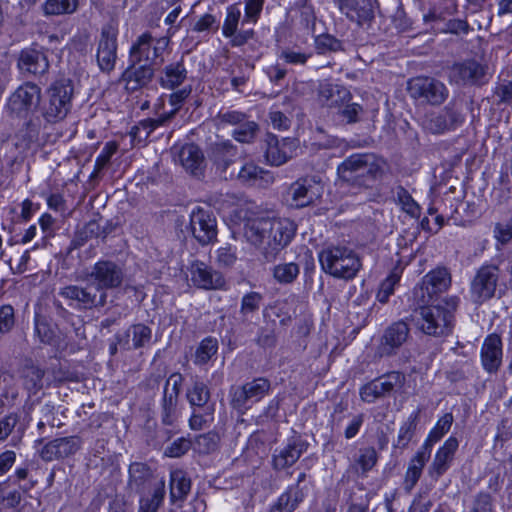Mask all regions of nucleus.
<instances>
[{
	"label": "nucleus",
	"instance_id": "nucleus-1",
	"mask_svg": "<svg viewBox=\"0 0 512 512\" xmlns=\"http://www.w3.org/2000/svg\"><path fill=\"white\" fill-rule=\"evenodd\" d=\"M384 162L372 153H355L337 167L341 181L357 189H368L382 175Z\"/></svg>",
	"mask_w": 512,
	"mask_h": 512
},
{
	"label": "nucleus",
	"instance_id": "nucleus-2",
	"mask_svg": "<svg viewBox=\"0 0 512 512\" xmlns=\"http://www.w3.org/2000/svg\"><path fill=\"white\" fill-rule=\"evenodd\" d=\"M458 303V297L452 296L438 301L437 304H422L416 310L418 328L426 335L434 337L451 334Z\"/></svg>",
	"mask_w": 512,
	"mask_h": 512
},
{
	"label": "nucleus",
	"instance_id": "nucleus-3",
	"mask_svg": "<svg viewBox=\"0 0 512 512\" xmlns=\"http://www.w3.org/2000/svg\"><path fill=\"white\" fill-rule=\"evenodd\" d=\"M74 87L69 79H59L45 90L40 105L43 119L50 124L62 122L73 106Z\"/></svg>",
	"mask_w": 512,
	"mask_h": 512
},
{
	"label": "nucleus",
	"instance_id": "nucleus-4",
	"mask_svg": "<svg viewBox=\"0 0 512 512\" xmlns=\"http://www.w3.org/2000/svg\"><path fill=\"white\" fill-rule=\"evenodd\" d=\"M319 262L325 273L344 280L354 279L362 267L357 253L343 245H331L322 249Z\"/></svg>",
	"mask_w": 512,
	"mask_h": 512
},
{
	"label": "nucleus",
	"instance_id": "nucleus-5",
	"mask_svg": "<svg viewBox=\"0 0 512 512\" xmlns=\"http://www.w3.org/2000/svg\"><path fill=\"white\" fill-rule=\"evenodd\" d=\"M168 37H154L150 32L139 35L129 51V60L133 64H151L156 67L164 62V54L169 47Z\"/></svg>",
	"mask_w": 512,
	"mask_h": 512
},
{
	"label": "nucleus",
	"instance_id": "nucleus-6",
	"mask_svg": "<svg viewBox=\"0 0 512 512\" xmlns=\"http://www.w3.org/2000/svg\"><path fill=\"white\" fill-rule=\"evenodd\" d=\"M41 88L32 82L20 85L7 99L6 110L11 117L27 118L40 104Z\"/></svg>",
	"mask_w": 512,
	"mask_h": 512
},
{
	"label": "nucleus",
	"instance_id": "nucleus-7",
	"mask_svg": "<svg viewBox=\"0 0 512 512\" xmlns=\"http://www.w3.org/2000/svg\"><path fill=\"white\" fill-rule=\"evenodd\" d=\"M124 277L123 267L117 262L107 259L97 261L87 274L90 283L101 293L121 287Z\"/></svg>",
	"mask_w": 512,
	"mask_h": 512
},
{
	"label": "nucleus",
	"instance_id": "nucleus-8",
	"mask_svg": "<svg viewBox=\"0 0 512 512\" xmlns=\"http://www.w3.org/2000/svg\"><path fill=\"white\" fill-rule=\"evenodd\" d=\"M405 375L398 371L386 373L360 388L359 394L362 401L374 403L380 398L391 396L400 391L405 384Z\"/></svg>",
	"mask_w": 512,
	"mask_h": 512
},
{
	"label": "nucleus",
	"instance_id": "nucleus-9",
	"mask_svg": "<svg viewBox=\"0 0 512 512\" xmlns=\"http://www.w3.org/2000/svg\"><path fill=\"white\" fill-rule=\"evenodd\" d=\"M408 92L414 99L431 105H441L449 95L446 85L433 77L419 76L408 82Z\"/></svg>",
	"mask_w": 512,
	"mask_h": 512
},
{
	"label": "nucleus",
	"instance_id": "nucleus-10",
	"mask_svg": "<svg viewBox=\"0 0 512 512\" xmlns=\"http://www.w3.org/2000/svg\"><path fill=\"white\" fill-rule=\"evenodd\" d=\"M500 277V269L493 264L481 266L470 284V296L474 303L482 304L493 298Z\"/></svg>",
	"mask_w": 512,
	"mask_h": 512
},
{
	"label": "nucleus",
	"instance_id": "nucleus-11",
	"mask_svg": "<svg viewBox=\"0 0 512 512\" xmlns=\"http://www.w3.org/2000/svg\"><path fill=\"white\" fill-rule=\"evenodd\" d=\"M271 385L265 378H256L231 390V405L242 414L253 404L262 400L270 391Z\"/></svg>",
	"mask_w": 512,
	"mask_h": 512
},
{
	"label": "nucleus",
	"instance_id": "nucleus-12",
	"mask_svg": "<svg viewBox=\"0 0 512 512\" xmlns=\"http://www.w3.org/2000/svg\"><path fill=\"white\" fill-rule=\"evenodd\" d=\"M117 36L118 25L114 20L109 21L102 27L96 58L100 70L104 73H110L115 68Z\"/></svg>",
	"mask_w": 512,
	"mask_h": 512
},
{
	"label": "nucleus",
	"instance_id": "nucleus-13",
	"mask_svg": "<svg viewBox=\"0 0 512 512\" xmlns=\"http://www.w3.org/2000/svg\"><path fill=\"white\" fill-rule=\"evenodd\" d=\"M451 276L446 268L439 267L427 273L414 289V296L422 304L432 301L433 297L448 290Z\"/></svg>",
	"mask_w": 512,
	"mask_h": 512
},
{
	"label": "nucleus",
	"instance_id": "nucleus-14",
	"mask_svg": "<svg viewBox=\"0 0 512 512\" xmlns=\"http://www.w3.org/2000/svg\"><path fill=\"white\" fill-rule=\"evenodd\" d=\"M270 240L267 245L268 262L274 261L278 254L286 248L296 233V225L287 218L271 217Z\"/></svg>",
	"mask_w": 512,
	"mask_h": 512
},
{
	"label": "nucleus",
	"instance_id": "nucleus-15",
	"mask_svg": "<svg viewBox=\"0 0 512 512\" xmlns=\"http://www.w3.org/2000/svg\"><path fill=\"white\" fill-rule=\"evenodd\" d=\"M449 78L460 86H481L488 81L487 66L476 60L458 62L450 68Z\"/></svg>",
	"mask_w": 512,
	"mask_h": 512
},
{
	"label": "nucleus",
	"instance_id": "nucleus-16",
	"mask_svg": "<svg viewBox=\"0 0 512 512\" xmlns=\"http://www.w3.org/2000/svg\"><path fill=\"white\" fill-rule=\"evenodd\" d=\"M190 227L194 238L201 245H208L216 240L217 222L210 209L194 208L190 214Z\"/></svg>",
	"mask_w": 512,
	"mask_h": 512
},
{
	"label": "nucleus",
	"instance_id": "nucleus-17",
	"mask_svg": "<svg viewBox=\"0 0 512 512\" xmlns=\"http://www.w3.org/2000/svg\"><path fill=\"white\" fill-rule=\"evenodd\" d=\"M322 190L320 182L315 179L300 178L289 186L286 200L292 207H306L321 196Z\"/></svg>",
	"mask_w": 512,
	"mask_h": 512
},
{
	"label": "nucleus",
	"instance_id": "nucleus-18",
	"mask_svg": "<svg viewBox=\"0 0 512 512\" xmlns=\"http://www.w3.org/2000/svg\"><path fill=\"white\" fill-rule=\"evenodd\" d=\"M410 329L406 322L397 321L389 325L380 337L375 355L379 358L395 355L407 341Z\"/></svg>",
	"mask_w": 512,
	"mask_h": 512
},
{
	"label": "nucleus",
	"instance_id": "nucleus-19",
	"mask_svg": "<svg viewBox=\"0 0 512 512\" xmlns=\"http://www.w3.org/2000/svg\"><path fill=\"white\" fill-rule=\"evenodd\" d=\"M271 217L249 218L244 224L243 236L245 240L259 249L266 261H268L267 245L270 240Z\"/></svg>",
	"mask_w": 512,
	"mask_h": 512
},
{
	"label": "nucleus",
	"instance_id": "nucleus-20",
	"mask_svg": "<svg viewBox=\"0 0 512 512\" xmlns=\"http://www.w3.org/2000/svg\"><path fill=\"white\" fill-rule=\"evenodd\" d=\"M241 21V9L238 3L229 5L226 8V14L222 25V34L225 38L230 39L233 47H239L251 40L255 32L253 29L239 30L238 26Z\"/></svg>",
	"mask_w": 512,
	"mask_h": 512
},
{
	"label": "nucleus",
	"instance_id": "nucleus-21",
	"mask_svg": "<svg viewBox=\"0 0 512 512\" xmlns=\"http://www.w3.org/2000/svg\"><path fill=\"white\" fill-rule=\"evenodd\" d=\"M458 447L457 438L451 436L437 449L427 469V475L432 481L437 482L450 469Z\"/></svg>",
	"mask_w": 512,
	"mask_h": 512
},
{
	"label": "nucleus",
	"instance_id": "nucleus-22",
	"mask_svg": "<svg viewBox=\"0 0 512 512\" xmlns=\"http://www.w3.org/2000/svg\"><path fill=\"white\" fill-rule=\"evenodd\" d=\"M298 144L295 139H278L275 135H267L265 157L272 166H280L296 155Z\"/></svg>",
	"mask_w": 512,
	"mask_h": 512
},
{
	"label": "nucleus",
	"instance_id": "nucleus-23",
	"mask_svg": "<svg viewBox=\"0 0 512 512\" xmlns=\"http://www.w3.org/2000/svg\"><path fill=\"white\" fill-rule=\"evenodd\" d=\"M192 283L205 290H221L226 288V280L220 271L214 270L204 262L195 261L190 266Z\"/></svg>",
	"mask_w": 512,
	"mask_h": 512
},
{
	"label": "nucleus",
	"instance_id": "nucleus-24",
	"mask_svg": "<svg viewBox=\"0 0 512 512\" xmlns=\"http://www.w3.org/2000/svg\"><path fill=\"white\" fill-rule=\"evenodd\" d=\"M82 446L78 436H68L54 439L46 443L40 450L44 461H54L74 455Z\"/></svg>",
	"mask_w": 512,
	"mask_h": 512
},
{
	"label": "nucleus",
	"instance_id": "nucleus-25",
	"mask_svg": "<svg viewBox=\"0 0 512 512\" xmlns=\"http://www.w3.org/2000/svg\"><path fill=\"white\" fill-rule=\"evenodd\" d=\"M463 121L464 118L460 112L447 106L441 112L428 115L424 121V126L433 134H442L456 129Z\"/></svg>",
	"mask_w": 512,
	"mask_h": 512
},
{
	"label": "nucleus",
	"instance_id": "nucleus-26",
	"mask_svg": "<svg viewBox=\"0 0 512 512\" xmlns=\"http://www.w3.org/2000/svg\"><path fill=\"white\" fill-rule=\"evenodd\" d=\"M310 489L307 481V474L301 472L295 484L289 485L280 495L279 506L284 507L285 512H294L300 503L303 502Z\"/></svg>",
	"mask_w": 512,
	"mask_h": 512
},
{
	"label": "nucleus",
	"instance_id": "nucleus-27",
	"mask_svg": "<svg viewBox=\"0 0 512 512\" xmlns=\"http://www.w3.org/2000/svg\"><path fill=\"white\" fill-rule=\"evenodd\" d=\"M154 74L155 67L151 64L130 62V66L122 74V81L128 91L134 92L147 86L152 81Z\"/></svg>",
	"mask_w": 512,
	"mask_h": 512
},
{
	"label": "nucleus",
	"instance_id": "nucleus-28",
	"mask_svg": "<svg viewBox=\"0 0 512 512\" xmlns=\"http://www.w3.org/2000/svg\"><path fill=\"white\" fill-rule=\"evenodd\" d=\"M481 362L488 373L498 371L502 364V340L497 334L488 335L481 347Z\"/></svg>",
	"mask_w": 512,
	"mask_h": 512
},
{
	"label": "nucleus",
	"instance_id": "nucleus-29",
	"mask_svg": "<svg viewBox=\"0 0 512 512\" xmlns=\"http://www.w3.org/2000/svg\"><path fill=\"white\" fill-rule=\"evenodd\" d=\"M18 67L33 75H44L49 69L48 57L42 49L26 48L20 53Z\"/></svg>",
	"mask_w": 512,
	"mask_h": 512
},
{
	"label": "nucleus",
	"instance_id": "nucleus-30",
	"mask_svg": "<svg viewBox=\"0 0 512 512\" xmlns=\"http://www.w3.org/2000/svg\"><path fill=\"white\" fill-rule=\"evenodd\" d=\"M60 295L66 299L77 301L81 307L90 309L95 306H104L106 304V292L100 293L97 298V293L92 292L88 288L80 287L77 285H69L61 289Z\"/></svg>",
	"mask_w": 512,
	"mask_h": 512
},
{
	"label": "nucleus",
	"instance_id": "nucleus-31",
	"mask_svg": "<svg viewBox=\"0 0 512 512\" xmlns=\"http://www.w3.org/2000/svg\"><path fill=\"white\" fill-rule=\"evenodd\" d=\"M178 161L194 177L200 178L204 175L205 159L198 146L194 144L184 145L178 152Z\"/></svg>",
	"mask_w": 512,
	"mask_h": 512
},
{
	"label": "nucleus",
	"instance_id": "nucleus-32",
	"mask_svg": "<svg viewBox=\"0 0 512 512\" xmlns=\"http://www.w3.org/2000/svg\"><path fill=\"white\" fill-rule=\"evenodd\" d=\"M307 444L299 439L289 440L287 445L273 456V467L276 470H283L295 464L301 455L306 451Z\"/></svg>",
	"mask_w": 512,
	"mask_h": 512
},
{
	"label": "nucleus",
	"instance_id": "nucleus-33",
	"mask_svg": "<svg viewBox=\"0 0 512 512\" xmlns=\"http://www.w3.org/2000/svg\"><path fill=\"white\" fill-rule=\"evenodd\" d=\"M319 99L324 105L339 109L350 102L351 93L344 86L325 82L319 86Z\"/></svg>",
	"mask_w": 512,
	"mask_h": 512
},
{
	"label": "nucleus",
	"instance_id": "nucleus-34",
	"mask_svg": "<svg viewBox=\"0 0 512 512\" xmlns=\"http://www.w3.org/2000/svg\"><path fill=\"white\" fill-rule=\"evenodd\" d=\"M430 456L431 452L426 448L420 447L416 454L410 459L403 482L404 489L407 492H410L417 484Z\"/></svg>",
	"mask_w": 512,
	"mask_h": 512
},
{
	"label": "nucleus",
	"instance_id": "nucleus-35",
	"mask_svg": "<svg viewBox=\"0 0 512 512\" xmlns=\"http://www.w3.org/2000/svg\"><path fill=\"white\" fill-rule=\"evenodd\" d=\"M187 78V69L183 60L166 65L159 77L161 87L173 90L184 83Z\"/></svg>",
	"mask_w": 512,
	"mask_h": 512
},
{
	"label": "nucleus",
	"instance_id": "nucleus-36",
	"mask_svg": "<svg viewBox=\"0 0 512 512\" xmlns=\"http://www.w3.org/2000/svg\"><path fill=\"white\" fill-rule=\"evenodd\" d=\"M191 490V480L183 470L170 473V500L172 503L183 502Z\"/></svg>",
	"mask_w": 512,
	"mask_h": 512
},
{
	"label": "nucleus",
	"instance_id": "nucleus-37",
	"mask_svg": "<svg viewBox=\"0 0 512 512\" xmlns=\"http://www.w3.org/2000/svg\"><path fill=\"white\" fill-rule=\"evenodd\" d=\"M192 413L189 418V427L199 431L209 427L214 421L215 403L191 407Z\"/></svg>",
	"mask_w": 512,
	"mask_h": 512
},
{
	"label": "nucleus",
	"instance_id": "nucleus-38",
	"mask_svg": "<svg viewBox=\"0 0 512 512\" xmlns=\"http://www.w3.org/2000/svg\"><path fill=\"white\" fill-rule=\"evenodd\" d=\"M80 0H45L41 5L44 16L72 15L78 11Z\"/></svg>",
	"mask_w": 512,
	"mask_h": 512
},
{
	"label": "nucleus",
	"instance_id": "nucleus-39",
	"mask_svg": "<svg viewBox=\"0 0 512 512\" xmlns=\"http://www.w3.org/2000/svg\"><path fill=\"white\" fill-rule=\"evenodd\" d=\"M237 156V149L230 142L216 143L212 148L211 158L215 165L225 171Z\"/></svg>",
	"mask_w": 512,
	"mask_h": 512
},
{
	"label": "nucleus",
	"instance_id": "nucleus-40",
	"mask_svg": "<svg viewBox=\"0 0 512 512\" xmlns=\"http://www.w3.org/2000/svg\"><path fill=\"white\" fill-rule=\"evenodd\" d=\"M151 476L152 472L146 464L139 462L132 463L129 467L128 486L131 490L139 493Z\"/></svg>",
	"mask_w": 512,
	"mask_h": 512
},
{
	"label": "nucleus",
	"instance_id": "nucleus-41",
	"mask_svg": "<svg viewBox=\"0 0 512 512\" xmlns=\"http://www.w3.org/2000/svg\"><path fill=\"white\" fill-rule=\"evenodd\" d=\"M454 417L452 413H445L431 429L427 438L421 447L426 448L429 452L432 450V446L437 443L451 428Z\"/></svg>",
	"mask_w": 512,
	"mask_h": 512
},
{
	"label": "nucleus",
	"instance_id": "nucleus-42",
	"mask_svg": "<svg viewBox=\"0 0 512 512\" xmlns=\"http://www.w3.org/2000/svg\"><path fill=\"white\" fill-rule=\"evenodd\" d=\"M165 494V482L164 480H160L153 487V491L150 496L140 499L138 512H158L159 507L164 501Z\"/></svg>",
	"mask_w": 512,
	"mask_h": 512
},
{
	"label": "nucleus",
	"instance_id": "nucleus-43",
	"mask_svg": "<svg viewBox=\"0 0 512 512\" xmlns=\"http://www.w3.org/2000/svg\"><path fill=\"white\" fill-rule=\"evenodd\" d=\"M126 337L125 344H129V339L131 338L132 348L137 350L149 345L152 339V330L145 324H134L127 329Z\"/></svg>",
	"mask_w": 512,
	"mask_h": 512
},
{
	"label": "nucleus",
	"instance_id": "nucleus-44",
	"mask_svg": "<svg viewBox=\"0 0 512 512\" xmlns=\"http://www.w3.org/2000/svg\"><path fill=\"white\" fill-rule=\"evenodd\" d=\"M23 386L29 395L36 394L43 387L44 371L37 366H25L22 370Z\"/></svg>",
	"mask_w": 512,
	"mask_h": 512
},
{
	"label": "nucleus",
	"instance_id": "nucleus-45",
	"mask_svg": "<svg viewBox=\"0 0 512 512\" xmlns=\"http://www.w3.org/2000/svg\"><path fill=\"white\" fill-rule=\"evenodd\" d=\"M377 461L378 455L376 450L373 447H364L359 449L352 468L362 476H366V474L376 465Z\"/></svg>",
	"mask_w": 512,
	"mask_h": 512
},
{
	"label": "nucleus",
	"instance_id": "nucleus-46",
	"mask_svg": "<svg viewBox=\"0 0 512 512\" xmlns=\"http://www.w3.org/2000/svg\"><path fill=\"white\" fill-rule=\"evenodd\" d=\"M186 398L190 407L212 403L210 401V389L203 381L198 379L194 380L192 386L187 389Z\"/></svg>",
	"mask_w": 512,
	"mask_h": 512
},
{
	"label": "nucleus",
	"instance_id": "nucleus-47",
	"mask_svg": "<svg viewBox=\"0 0 512 512\" xmlns=\"http://www.w3.org/2000/svg\"><path fill=\"white\" fill-rule=\"evenodd\" d=\"M300 273V268L297 263H280L273 267L272 274L274 280L279 284L293 283Z\"/></svg>",
	"mask_w": 512,
	"mask_h": 512
},
{
	"label": "nucleus",
	"instance_id": "nucleus-48",
	"mask_svg": "<svg viewBox=\"0 0 512 512\" xmlns=\"http://www.w3.org/2000/svg\"><path fill=\"white\" fill-rule=\"evenodd\" d=\"M419 418V410L412 413L407 420L400 426L395 446L404 449L412 440Z\"/></svg>",
	"mask_w": 512,
	"mask_h": 512
},
{
	"label": "nucleus",
	"instance_id": "nucleus-49",
	"mask_svg": "<svg viewBox=\"0 0 512 512\" xmlns=\"http://www.w3.org/2000/svg\"><path fill=\"white\" fill-rule=\"evenodd\" d=\"M218 351V341L216 338L207 337L203 339L197 347L194 355L196 365L206 364Z\"/></svg>",
	"mask_w": 512,
	"mask_h": 512
},
{
	"label": "nucleus",
	"instance_id": "nucleus-50",
	"mask_svg": "<svg viewBox=\"0 0 512 512\" xmlns=\"http://www.w3.org/2000/svg\"><path fill=\"white\" fill-rule=\"evenodd\" d=\"M238 260L237 247L231 244L220 246L215 251V262L219 268H232Z\"/></svg>",
	"mask_w": 512,
	"mask_h": 512
},
{
	"label": "nucleus",
	"instance_id": "nucleus-51",
	"mask_svg": "<svg viewBox=\"0 0 512 512\" xmlns=\"http://www.w3.org/2000/svg\"><path fill=\"white\" fill-rule=\"evenodd\" d=\"M351 15L346 17L351 20H356L359 23L368 21L374 16V1L373 0H355L354 5L351 7Z\"/></svg>",
	"mask_w": 512,
	"mask_h": 512
},
{
	"label": "nucleus",
	"instance_id": "nucleus-52",
	"mask_svg": "<svg viewBox=\"0 0 512 512\" xmlns=\"http://www.w3.org/2000/svg\"><path fill=\"white\" fill-rule=\"evenodd\" d=\"M396 197L401 209L413 218H419L421 215L420 205L412 198L409 192L403 188L398 187L396 190Z\"/></svg>",
	"mask_w": 512,
	"mask_h": 512
},
{
	"label": "nucleus",
	"instance_id": "nucleus-53",
	"mask_svg": "<svg viewBox=\"0 0 512 512\" xmlns=\"http://www.w3.org/2000/svg\"><path fill=\"white\" fill-rule=\"evenodd\" d=\"M265 0H244V17L241 21L242 25H255L260 19Z\"/></svg>",
	"mask_w": 512,
	"mask_h": 512
},
{
	"label": "nucleus",
	"instance_id": "nucleus-54",
	"mask_svg": "<svg viewBox=\"0 0 512 512\" xmlns=\"http://www.w3.org/2000/svg\"><path fill=\"white\" fill-rule=\"evenodd\" d=\"M315 48L319 54L344 50L342 42L330 34L318 35L315 38Z\"/></svg>",
	"mask_w": 512,
	"mask_h": 512
},
{
	"label": "nucleus",
	"instance_id": "nucleus-55",
	"mask_svg": "<svg viewBox=\"0 0 512 512\" xmlns=\"http://www.w3.org/2000/svg\"><path fill=\"white\" fill-rule=\"evenodd\" d=\"M258 132V125L254 121L245 120L242 124L237 126L233 131V137L236 141L241 143H250L256 137Z\"/></svg>",
	"mask_w": 512,
	"mask_h": 512
},
{
	"label": "nucleus",
	"instance_id": "nucleus-56",
	"mask_svg": "<svg viewBox=\"0 0 512 512\" xmlns=\"http://www.w3.org/2000/svg\"><path fill=\"white\" fill-rule=\"evenodd\" d=\"M178 398L174 395H167V388L164 389L162 400V421L166 425H172L176 420Z\"/></svg>",
	"mask_w": 512,
	"mask_h": 512
},
{
	"label": "nucleus",
	"instance_id": "nucleus-57",
	"mask_svg": "<svg viewBox=\"0 0 512 512\" xmlns=\"http://www.w3.org/2000/svg\"><path fill=\"white\" fill-rule=\"evenodd\" d=\"M400 280V275L397 272H391L380 284L377 293V300L380 303H387L389 297L394 293L395 286Z\"/></svg>",
	"mask_w": 512,
	"mask_h": 512
},
{
	"label": "nucleus",
	"instance_id": "nucleus-58",
	"mask_svg": "<svg viewBox=\"0 0 512 512\" xmlns=\"http://www.w3.org/2000/svg\"><path fill=\"white\" fill-rule=\"evenodd\" d=\"M468 512H495L492 495L488 492L477 493Z\"/></svg>",
	"mask_w": 512,
	"mask_h": 512
},
{
	"label": "nucleus",
	"instance_id": "nucleus-59",
	"mask_svg": "<svg viewBox=\"0 0 512 512\" xmlns=\"http://www.w3.org/2000/svg\"><path fill=\"white\" fill-rule=\"evenodd\" d=\"M219 436L215 432L201 434L196 438V446L200 453L208 454L217 448Z\"/></svg>",
	"mask_w": 512,
	"mask_h": 512
},
{
	"label": "nucleus",
	"instance_id": "nucleus-60",
	"mask_svg": "<svg viewBox=\"0 0 512 512\" xmlns=\"http://www.w3.org/2000/svg\"><path fill=\"white\" fill-rule=\"evenodd\" d=\"M191 93V87H184L180 90H177L169 95V103L172 106V109L169 112H165L167 116H169L170 120L175 116L178 110L181 108L184 101L189 97Z\"/></svg>",
	"mask_w": 512,
	"mask_h": 512
},
{
	"label": "nucleus",
	"instance_id": "nucleus-61",
	"mask_svg": "<svg viewBox=\"0 0 512 512\" xmlns=\"http://www.w3.org/2000/svg\"><path fill=\"white\" fill-rule=\"evenodd\" d=\"M191 444V441L187 438H178L165 448L164 454L171 458L181 457L190 450Z\"/></svg>",
	"mask_w": 512,
	"mask_h": 512
},
{
	"label": "nucleus",
	"instance_id": "nucleus-62",
	"mask_svg": "<svg viewBox=\"0 0 512 512\" xmlns=\"http://www.w3.org/2000/svg\"><path fill=\"white\" fill-rule=\"evenodd\" d=\"M1 380L5 384L3 393L1 395L2 402L5 405H12L18 397V390L12 385L13 376L6 372H1Z\"/></svg>",
	"mask_w": 512,
	"mask_h": 512
},
{
	"label": "nucleus",
	"instance_id": "nucleus-63",
	"mask_svg": "<svg viewBox=\"0 0 512 512\" xmlns=\"http://www.w3.org/2000/svg\"><path fill=\"white\" fill-rule=\"evenodd\" d=\"M338 113L346 120V123L353 124L360 120V115L363 113V108L357 103H345L338 109Z\"/></svg>",
	"mask_w": 512,
	"mask_h": 512
},
{
	"label": "nucleus",
	"instance_id": "nucleus-64",
	"mask_svg": "<svg viewBox=\"0 0 512 512\" xmlns=\"http://www.w3.org/2000/svg\"><path fill=\"white\" fill-rule=\"evenodd\" d=\"M263 300L258 292H250L243 296L241 301V313L244 315L256 312Z\"/></svg>",
	"mask_w": 512,
	"mask_h": 512
}]
</instances>
